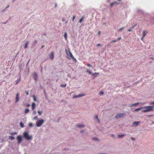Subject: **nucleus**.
<instances>
[{"instance_id":"473e14b6","label":"nucleus","mask_w":154,"mask_h":154,"mask_svg":"<svg viewBox=\"0 0 154 154\" xmlns=\"http://www.w3.org/2000/svg\"><path fill=\"white\" fill-rule=\"evenodd\" d=\"M38 119L37 116H36L33 118V119L34 120H36Z\"/></svg>"},{"instance_id":"72a5a7b5","label":"nucleus","mask_w":154,"mask_h":154,"mask_svg":"<svg viewBox=\"0 0 154 154\" xmlns=\"http://www.w3.org/2000/svg\"><path fill=\"white\" fill-rule=\"evenodd\" d=\"M117 41L116 40H112L111 41V42H116Z\"/></svg>"},{"instance_id":"cd10ccee","label":"nucleus","mask_w":154,"mask_h":154,"mask_svg":"<svg viewBox=\"0 0 154 154\" xmlns=\"http://www.w3.org/2000/svg\"><path fill=\"white\" fill-rule=\"evenodd\" d=\"M17 132H13L11 133V135H14L15 134H17Z\"/></svg>"},{"instance_id":"bb28decb","label":"nucleus","mask_w":154,"mask_h":154,"mask_svg":"<svg viewBox=\"0 0 154 154\" xmlns=\"http://www.w3.org/2000/svg\"><path fill=\"white\" fill-rule=\"evenodd\" d=\"M87 72L89 74H92V73L91 72V71H90V70H88V69L87 70Z\"/></svg>"},{"instance_id":"de8ad7c7","label":"nucleus","mask_w":154,"mask_h":154,"mask_svg":"<svg viewBox=\"0 0 154 154\" xmlns=\"http://www.w3.org/2000/svg\"><path fill=\"white\" fill-rule=\"evenodd\" d=\"M98 35H100V31H99L98 32Z\"/></svg>"},{"instance_id":"1a4fd4ad","label":"nucleus","mask_w":154,"mask_h":154,"mask_svg":"<svg viewBox=\"0 0 154 154\" xmlns=\"http://www.w3.org/2000/svg\"><path fill=\"white\" fill-rule=\"evenodd\" d=\"M119 3L117 2H112L110 4V6L111 7H112L113 6L116 5H118L119 4Z\"/></svg>"},{"instance_id":"f03ea898","label":"nucleus","mask_w":154,"mask_h":154,"mask_svg":"<svg viewBox=\"0 0 154 154\" xmlns=\"http://www.w3.org/2000/svg\"><path fill=\"white\" fill-rule=\"evenodd\" d=\"M23 135L24 137L27 140H29L32 139V136H30L27 132H24Z\"/></svg>"},{"instance_id":"09e8293b","label":"nucleus","mask_w":154,"mask_h":154,"mask_svg":"<svg viewBox=\"0 0 154 154\" xmlns=\"http://www.w3.org/2000/svg\"><path fill=\"white\" fill-rule=\"evenodd\" d=\"M101 45L100 44H98L97 45V46H100Z\"/></svg>"},{"instance_id":"a878e982","label":"nucleus","mask_w":154,"mask_h":154,"mask_svg":"<svg viewBox=\"0 0 154 154\" xmlns=\"http://www.w3.org/2000/svg\"><path fill=\"white\" fill-rule=\"evenodd\" d=\"M64 37L66 40L67 39V34L66 33H65L64 35Z\"/></svg>"},{"instance_id":"423d86ee","label":"nucleus","mask_w":154,"mask_h":154,"mask_svg":"<svg viewBox=\"0 0 154 154\" xmlns=\"http://www.w3.org/2000/svg\"><path fill=\"white\" fill-rule=\"evenodd\" d=\"M18 143H20L22 141V138L20 135H18L17 138Z\"/></svg>"},{"instance_id":"20e7f679","label":"nucleus","mask_w":154,"mask_h":154,"mask_svg":"<svg viewBox=\"0 0 154 154\" xmlns=\"http://www.w3.org/2000/svg\"><path fill=\"white\" fill-rule=\"evenodd\" d=\"M126 115L125 113L118 114L115 117L116 119H117L119 118H123Z\"/></svg>"},{"instance_id":"4c0bfd02","label":"nucleus","mask_w":154,"mask_h":154,"mask_svg":"<svg viewBox=\"0 0 154 154\" xmlns=\"http://www.w3.org/2000/svg\"><path fill=\"white\" fill-rule=\"evenodd\" d=\"M75 18V15H74V16H73V17H72V20L73 21H74V20Z\"/></svg>"},{"instance_id":"f3484780","label":"nucleus","mask_w":154,"mask_h":154,"mask_svg":"<svg viewBox=\"0 0 154 154\" xmlns=\"http://www.w3.org/2000/svg\"><path fill=\"white\" fill-rule=\"evenodd\" d=\"M20 77L15 81L16 84H17L18 83H19L20 82Z\"/></svg>"},{"instance_id":"9d476101","label":"nucleus","mask_w":154,"mask_h":154,"mask_svg":"<svg viewBox=\"0 0 154 154\" xmlns=\"http://www.w3.org/2000/svg\"><path fill=\"white\" fill-rule=\"evenodd\" d=\"M33 77L35 80H37V74L36 73H34L33 74Z\"/></svg>"},{"instance_id":"37998d69","label":"nucleus","mask_w":154,"mask_h":154,"mask_svg":"<svg viewBox=\"0 0 154 154\" xmlns=\"http://www.w3.org/2000/svg\"><path fill=\"white\" fill-rule=\"evenodd\" d=\"M131 139L132 140H135V138L133 137H131Z\"/></svg>"},{"instance_id":"58836bf2","label":"nucleus","mask_w":154,"mask_h":154,"mask_svg":"<svg viewBox=\"0 0 154 154\" xmlns=\"http://www.w3.org/2000/svg\"><path fill=\"white\" fill-rule=\"evenodd\" d=\"M150 105H154V101H153V102H151L150 103Z\"/></svg>"},{"instance_id":"a18cd8bd","label":"nucleus","mask_w":154,"mask_h":154,"mask_svg":"<svg viewBox=\"0 0 154 154\" xmlns=\"http://www.w3.org/2000/svg\"><path fill=\"white\" fill-rule=\"evenodd\" d=\"M121 39V37H119V38H117V39L118 40H120Z\"/></svg>"},{"instance_id":"603ef678","label":"nucleus","mask_w":154,"mask_h":154,"mask_svg":"<svg viewBox=\"0 0 154 154\" xmlns=\"http://www.w3.org/2000/svg\"><path fill=\"white\" fill-rule=\"evenodd\" d=\"M111 136H112V137H114V136L113 135V134H112V135H111Z\"/></svg>"},{"instance_id":"f8f14e48","label":"nucleus","mask_w":154,"mask_h":154,"mask_svg":"<svg viewBox=\"0 0 154 154\" xmlns=\"http://www.w3.org/2000/svg\"><path fill=\"white\" fill-rule=\"evenodd\" d=\"M140 122H135L133 123V125L134 126H137L138 125Z\"/></svg>"},{"instance_id":"b1692460","label":"nucleus","mask_w":154,"mask_h":154,"mask_svg":"<svg viewBox=\"0 0 154 154\" xmlns=\"http://www.w3.org/2000/svg\"><path fill=\"white\" fill-rule=\"evenodd\" d=\"M66 84H64V85H60V86L61 87L64 88L66 86Z\"/></svg>"},{"instance_id":"c03bdc74","label":"nucleus","mask_w":154,"mask_h":154,"mask_svg":"<svg viewBox=\"0 0 154 154\" xmlns=\"http://www.w3.org/2000/svg\"><path fill=\"white\" fill-rule=\"evenodd\" d=\"M87 66H89V67H91V64H88L87 65Z\"/></svg>"},{"instance_id":"3c124183","label":"nucleus","mask_w":154,"mask_h":154,"mask_svg":"<svg viewBox=\"0 0 154 154\" xmlns=\"http://www.w3.org/2000/svg\"><path fill=\"white\" fill-rule=\"evenodd\" d=\"M44 47V45H43V46H42V48H43Z\"/></svg>"},{"instance_id":"c756f323","label":"nucleus","mask_w":154,"mask_h":154,"mask_svg":"<svg viewBox=\"0 0 154 154\" xmlns=\"http://www.w3.org/2000/svg\"><path fill=\"white\" fill-rule=\"evenodd\" d=\"M135 27V26H133L132 27V28H131V29H128V30L129 31V32H131L132 31V29H133Z\"/></svg>"},{"instance_id":"5fc2aeb1","label":"nucleus","mask_w":154,"mask_h":154,"mask_svg":"<svg viewBox=\"0 0 154 154\" xmlns=\"http://www.w3.org/2000/svg\"><path fill=\"white\" fill-rule=\"evenodd\" d=\"M35 43L37 42V41L36 40L35 41Z\"/></svg>"},{"instance_id":"4468645a","label":"nucleus","mask_w":154,"mask_h":154,"mask_svg":"<svg viewBox=\"0 0 154 154\" xmlns=\"http://www.w3.org/2000/svg\"><path fill=\"white\" fill-rule=\"evenodd\" d=\"M54 52H52L50 55V58L51 60H52L54 58Z\"/></svg>"},{"instance_id":"39448f33","label":"nucleus","mask_w":154,"mask_h":154,"mask_svg":"<svg viewBox=\"0 0 154 154\" xmlns=\"http://www.w3.org/2000/svg\"><path fill=\"white\" fill-rule=\"evenodd\" d=\"M66 53H67V54L68 55V56H69V57L71 58H72L73 60H75V61H76V59H75L74 57L72 55V53L70 52V51H68Z\"/></svg>"},{"instance_id":"aec40b11","label":"nucleus","mask_w":154,"mask_h":154,"mask_svg":"<svg viewBox=\"0 0 154 154\" xmlns=\"http://www.w3.org/2000/svg\"><path fill=\"white\" fill-rule=\"evenodd\" d=\"M28 44H29L28 42H26V43L25 45V46H24V48L25 49H26L27 48V46H28Z\"/></svg>"},{"instance_id":"dca6fc26","label":"nucleus","mask_w":154,"mask_h":154,"mask_svg":"<svg viewBox=\"0 0 154 154\" xmlns=\"http://www.w3.org/2000/svg\"><path fill=\"white\" fill-rule=\"evenodd\" d=\"M84 95H83V94H79L78 95H75V96H74L73 97V98H78V97H80L82 96H83Z\"/></svg>"},{"instance_id":"0eeeda50","label":"nucleus","mask_w":154,"mask_h":154,"mask_svg":"<svg viewBox=\"0 0 154 154\" xmlns=\"http://www.w3.org/2000/svg\"><path fill=\"white\" fill-rule=\"evenodd\" d=\"M19 94L18 93H17L16 97V100L15 102L16 103H17L19 100Z\"/></svg>"},{"instance_id":"7c9ffc66","label":"nucleus","mask_w":154,"mask_h":154,"mask_svg":"<svg viewBox=\"0 0 154 154\" xmlns=\"http://www.w3.org/2000/svg\"><path fill=\"white\" fill-rule=\"evenodd\" d=\"M124 134L118 135V137H124Z\"/></svg>"},{"instance_id":"6ab92c4d","label":"nucleus","mask_w":154,"mask_h":154,"mask_svg":"<svg viewBox=\"0 0 154 154\" xmlns=\"http://www.w3.org/2000/svg\"><path fill=\"white\" fill-rule=\"evenodd\" d=\"M84 16H83L79 20V22L80 23H81V22L83 21L84 19Z\"/></svg>"},{"instance_id":"4d7b16f0","label":"nucleus","mask_w":154,"mask_h":154,"mask_svg":"<svg viewBox=\"0 0 154 154\" xmlns=\"http://www.w3.org/2000/svg\"><path fill=\"white\" fill-rule=\"evenodd\" d=\"M118 0L119 1H121V0Z\"/></svg>"},{"instance_id":"2f4dec72","label":"nucleus","mask_w":154,"mask_h":154,"mask_svg":"<svg viewBox=\"0 0 154 154\" xmlns=\"http://www.w3.org/2000/svg\"><path fill=\"white\" fill-rule=\"evenodd\" d=\"M38 113L39 114V115L40 116V115H41V114H42V112H41L40 111H38Z\"/></svg>"},{"instance_id":"8fccbe9b","label":"nucleus","mask_w":154,"mask_h":154,"mask_svg":"<svg viewBox=\"0 0 154 154\" xmlns=\"http://www.w3.org/2000/svg\"><path fill=\"white\" fill-rule=\"evenodd\" d=\"M27 107H29L30 106V105L29 104H28L27 105Z\"/></svg>"},{"instance_id":"79ce46f5","label":"nucleus","mask_w":154,"mask_h":154,"mask_svg":"<svg viewBox=\"0 0 154 154\" xmlns=\"http://www.w3.org/2000/svg\"><path fill=\"white\" fill-rule=\"evenodd\" d=\"M26 94L27 95H28L29 94V91H27L26 92Z\"/></svg>"},{"instance_id":"c85d7f7f","label":"nucleus","mask_w":154,"mask_h":154,"mask_svg":"<svg viewBox=\"0 0 154 154\" xmlns=\"http://www.w3.org/2000/svg\"><path fill=\"white\" fill-rule=\"evenodd\" d=\"M99 73L98 72V73H97V72H95L94 73H92V75H98L99 74Z\"/></svg>"},{"instance_id":"ddd939ff","label":"nucleus","mask_w":154,"mask_h":154,"mask_svg":"<svg viewBox=\"0 0 154 154\" xmlns=\"http://www.w3.org/2000/svg\"><path fill=\"white\" fill-rule=\"evenodd\" d=\"M140 103H135L134 104H131L130 105H129V106L130 107H132V106H135Z\"/></svg>"},{"instance_id":"9b49d317","label":"nucleus","mask_w":154,"mask_h":154,"mask_svg":"<svg viewBox=\"0 0 154 154\" xmlns=\"http://www.w3.org/2000/svg\"><path fill=\"white\" fill-rule=\"evenodd\" d=\"M36 104L34 103H33L32 105V109L33 110H34Z\"/></svg>"},{"instance_id":"f257e3e1","label":"nucleus","mask_w":154,"mask_h":154,"mask_svg":"<svg viewBox=\"0 0 154 154\" xmlns=\"http://www.w3.org/2000/svg\"><path fill=\"white\" fill-rule=\"evenodd\" d=\"M154 106H147L143 107V109H146L145 110H143L142 112H147L152 111L154 110Z\"/></svg>"},{"instance_id":"5701e85b","label":"nucleus","mask_w":154,"mask_h":154,"mask_svg":"<svg viewBox=\"0 0 154 154\" xmlns=\"http://www.w3.org/2000/svg\"><path fill=\"white\" fill-rule=\"evenodd\" d=\"M20 126L22 128H23L24 127L23 123L22 122H20Z\"/></svg>"},{"instance_id":"864d4df0","label":"nucleus","mask_w":154,"mask_h":154,"mask_svg":"<svg viewBox=\"0 0 154 154\" xmlns=\"http://www.w3.org/2000/svg\"><path fill=\"white\" fill-rule=\"evenodd\" d=\"M57 6V4H55V7H56Z\"/></svg>"},{"instance_id":"2eb2a0df","label":"nucleus","mask_w":154,"mask_h":154,"mask_svg":"<svg viewBox=\"0 0 154 154\" xmlns=\"http://www.w3.org/2000/svg\"><path fill=\"white\" fill-rule=\"evenodd\" d=\"M143 109V107H140L136 109H135L134 110V111H136V112H138Z\"/></svg>"},{"instance_id":"f704fd0d","label":"nucleus","mask_w":154,"mask_h":154,"mask_svg":"<svg viewBox=\"0 0 154 154\" xmlns=\"http://www.w3.org/2000/svg\"><path fill=\"white\" fill-rule=\"evenodd\" d=\"M29 125L30 127H32L33 126L32 123H30L29 124Z\"/></svg>"},{"instance_id":"6e6d98bb","label":"nucleus","mask_w":154,"mask_h":154,"mask_svg":"<svg viewBox=\"0 0 154 154\" xmlns=\"http://www.w3.org/2000/svg\"><path fill=\"white\" fill-rule=\"evenodd\" d=\"M151 58L152 59H153V58H152V57H151Z\"/></svg>"},{"instance_id":"6e6552de","label":"nucleus","mask_w":154,"mask_h":154,"mask_svg":"<svg viewBox=\"0 0 154 154\" xmlns=\"http://www.w3.org/2000/svg\"><path fill=\"white\" fill-rule=\"evenodd\" d=\"M148 33V32L146 31H144L143 32V37L141 38V40H143V38L146 36L147 33Z\"/></svg>"},{"instance_id":"412c9836","label":"nucleus","mask_w":154,"mask_h":154,"mask_svg":"<svg viewBox=\"0 0 154 154\" xmlns=\"http://www.w3.org/2000/svg\"><path fill=\"white\" fill-rule=\"evenodd\" d=\"M9 138L11 140H14L15 139L14 137L13 136H9Z\"/></svg>"},{"instance_id":"393cba45","label":"nucleus","mask_w":154,"mask_h":154,"mask_svg":"<svg viewBox=\"0 0 154 154\" xmlns=\"http://www.w3.org/2000/svg\"><path fill=\"white\" fill-rule=\"evenodd\" d=\"M124 27H122L119 29H118L117 30V31L118 32H119L120 31H121V30H122L124 29Z\"/></svg>"},{"instance_id":"e433bc0d","label":"nucleus","mask_w":154,"mask_h":154,"mask_svg":"<svg viewBox=\"0 0 154 154\" xmlns=\"http://www.w3.org/2000/svg\"><path fill=\"white\" fill-rule=\"evenodd\" d=\"M33 99H34V100H35V101H36V99L35 97V96H33Z\"/></svg>"},{"instance_id":"7ed1b4c3","label":"nucleus","mask_w":154,"mask_h":154,"mask_svg":"<svg viewBox=\"0 0 154 154\" xmlns=\"http://www.w3.org/2000/svg\"><path fill=\"white\" fill-rule=\"evenodd\" d=\"M44 122V120L42 119L38 121L36 123V126L38 127L41 126L43 123Z\"/></svg>"},{"instance_id":"ea45409f","label":"nucleus","mask_w":154,"mask_h":154,"mask_svg":"<svg viewBox=\"0 0 154 154\" xmlns=\"http://www.w3.org/2000/svg\"><path fill=\"white\" fill-rule=\"evenodd\" d=\"M97 119V120H98L99 122H100V121L98 118V116H96V117H95Z\"/></svg>"},{"instance_id":"a19ab883","label":"nucleus","mask_w":154,"mask_h":154,"mask_svg":"<svg viewBox=\"0 0 154 154\" xmlns=\"http://www.w3.org/2000/svg\"><path fill=\"white\" fill-rule=\"evenodd\" d=\"M103 94V91H100V93H99V94H101V95H102V94Z\"/></svg>"},{"instance_id":"c9c22d12","label":"nucleus","mask_w":154,"mask_h":154,"mask_svg":"<svg viewBox=\"0 0 154 154\" xmlns=\"http://www.w3.org/2000/svg\"><path fill=\"white\" fill-rule=\"evenodd\" d=\"M92 139L93 140H98V138H92Z\"/></svg>"},{"instance_id":"4be33fe9","label":"nucleus","mask_w":154,"mask_h":154,"mask_svg":"<svg viewBox=\"0 0 154 154\" xmlns=\"http://www.w3.org/2000/svg\"><path fill=\"white\" fill-rule=\"evenodd\" d=\"M29 110L28 109H26L25 110V113L26 114L29 112Z\"/></svg>"},{"instance_id":"a211bd4d","label":"nucleus","mask_w":154,"mask_h":154,"mask_svg":"<svg viewBox=\"0 0 154 154\" xmlns=\"http://www.w3.org/2000/svg\"><path fill=\"white\" fill-rule=\"evenodd\" d=\"M77 126L79 128L83 127H84V125H83L81 124H78L77 125Z\"/></svg>"},{"instance_id":"49530a36","label":"nucleus","mask_w":154,"mask_h":154,"mask_svg":"<svg viewBox=\"0 0 154 154\" xmlns=\"http://www.w3.org/2000/svg\"><path fill=\"white\" fill-rule=\"evenodd\" d=\"M33 113L35 115L36 114V112L35 111H34L33 112Z\"/></svg>"}]
</instances>
